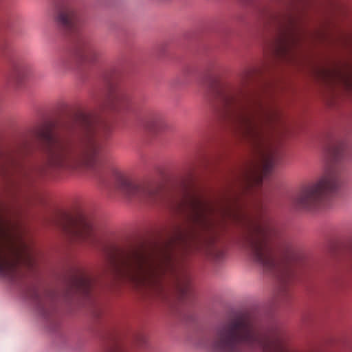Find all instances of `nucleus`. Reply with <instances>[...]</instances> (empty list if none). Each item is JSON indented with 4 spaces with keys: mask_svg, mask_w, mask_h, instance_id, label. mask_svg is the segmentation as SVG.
<instances>
[{
    "mask_svg": "<svg viewBox=\"0 0 352 352\" xmlns=\"http://www.w3.org/2000/svg\"><path fill=\"white\" fill-rule=\"evenodd\" d=\"M144 128L152 132L160 131L164 124L162 116L157 111H148L142 118Z\"/></svg>",
    "mask_w": 352,
    "mask_h": 352,
    "instance_id": "nucleus-17",
    "label": "nucleus"
},
{
    "mask_svg": "<svg viewBox=\"0 0 352 352\" xmlns=\"http://www.w3.org/2000/svg\"><path fill=\"white\" fill-rule=\"evenodd\" d=\"M56 23L68 32H75L81 21L80 10L76 0H62L54 6Z\"/></svg>",
    "mask_w": 352,
    "mask_h": 352,
    "instance_id": "nucleus-10",
    "label": "nucleus"
},
{
    "mask_svg": "<svg viewBox=\"0 0 352 352\" xmlns=\"http://www.w3.org/2000/svg\"><path fill=\"white\" fill-rule=\"evenodd\" d=\"M130 98V94L124 88L111 87L100 104L101 111L118 113L127 107Z\"/></svg>",
    "mask_w": 352,
    "mask_h": 352,
    "instance_id": "nucleus-13",
    "label": "nucleus"
},
{
    "mask_svg": "<svg viewBox=\"0 0 352 352\" xmlns=\"http://www.w3.org/2000/svg\"><path fill=\"white\" fill-rule=\"evenodd\" d=\"M233 217L243 228L242 243L250 252L254 261L266 272L276 276L280 296H288L296 274L294 267L289 263L278 260L274 255L270 242L275 233L272 220L265 214L263 206L254 216L230 208L225 211Z\"/></svg>",
    "mask_w": 352,
    "mask_h": 352,
    "instance_id": "nucleus-4",
    "label": "nucleus"
},
{
    "mask_svg": "<svg viewBox=\"0 0 352 352\" xmlns=\"http://www.w3.org/2000/svg\"><path fill=\"white\" fill-rule=\"evenodd\" d=\"M260 23L270 37V45L274 53L283 59L292 57L293 50L300 37L296 19L290 16H280L265 12Z\"/></svg>",
    "mask_w": 352,
    "mask_h": 352,
    "instance_id": "nucleus-8",
    "label": "nucleus"
},
{
    "mask_svg": "<svg viewBox=\"0 0 352 352\" xmlns=\"http://www.w3.org/2000/svg\"><path fill=\"white\" fill-rule=\"evenodd\" d=\"M78 54L82 61L96 63L102 58L103 52L96 45L83 40L78 47Z\"/></svg>",
    "mask_w": 352,
    "mask_h": 352,
    "instance_id": "nucleus-15",
    "label": "nucleus"
},
{
    "mask_svg": "<svg viewBox=\"0 0 352 352\" xmlns=\"http://www.w3.org/2000/svg\"><path fill=\"white\" fill-rule=\"evenodd\" d=\"M173 210L183 214L190 223L204 226L208 223V216L214 210L213 205L195 192H187L173 206Z\"/></svg>",
    "mask_w": 352,
    "mask_h": 352,
    "instance_id": "nucleus-9",
    "label": "nucleus"
},
{
    "mask_svg": "<svg viewBox=\"0 0 352 352\" xmlns=\"http://www.w3.org/2000/svg\"><path fill=\"white\" fill-rule=\"evenodd\" d=\"M72 130L80 133L78 142L58 137L52 122H45L33 130V135L43 144V164L26 162L34 151L33 142L28 136L19 138L5 153H1V163L6 169H11L25 178L41 175L48 169H94L104 150L103 142L110 134V125L93 113L80 111L76 116Z\"/></svg>",
    "mask_w": 352,
    "mask_h": 352,
    "instance_id": "nucleus-1",
    "label": "nucleus"
},
{
    "mask_svg": "<svg viewBox=\"0 0 352 352\" xmlns=\"http://www.w3.org/2000/svg\"><path fill=\"white\" fill-rule=\"evenodd\" d=\"M107 262L112 270L138 286L148 288L162 295L165 283L172 280L182 294L186 288L181 285L177 269L169 248L151 250L143 248L126 252L111 250Z\"/></svg>",
    "mask_w": 352,
    "mask_h": 352,
    "instance_id": "nucleus-3",
    "label": "nucleus"
},
{
    "mask_svg": "<svg viewBox=\"0 0 352 352\" xmlns=\"http://www.w3.org/2000/svg\"><path fill=\"white\" fill-rule=\"evenodd\" d=\"M340 185V170L331 165L318 179L302 186L291 202L294 207L309 211L324 208Z\"/></svg>",
    "mask_w": 352,
    "mask_h": 352,
    "instance_id": "nucleus-7",
    "label": "nucleus"
},
{
    "mask_svg": "<svg viewBox=\"0 0 352 352\" xmlns=\"http://www.w3.org/2000/svg\"><path fill=\"white\" fill-rule=\"evenodd\" d=\"M109 352H122L118 346H115Z\"/></svg>",
    "mask_w": 352,
    "mask_h": 352,
    "instance_id": "nucleus-25",
    "label": "nucleus"
},
{
    "mask_svg": "<svg viewBox=\"0 0 352 352\" xmlns=\"http://www.w3.org/2000/svg\"><path fill=\"white\" fill-rule=\"evenodd\" d=\"M72 64V60L70 56L62 55L54 60L53 67L58 71H62L69 69Z\"/></svg>",
    "mask_w": 352,
    "mask_h": 352,
    "instance_id": "nucleus-19",
    "label": "nucleus"
},
{
    "mask_svg": "<svg viewBox=\"0 0 352 352\" xmlns=\"http://www.w3.org/2000/svg\"><path fill=\"white\" fill-rule=\"evenodd\" d=\"M330 155L334 162H338L344 155L343 146L338 145L332 148L330 151Z\"/></svg>",
    "mask_w": 352,
    "mask_h": 352,
    "instance_id": "nucleus-20",
    "label": "nucleus"
},
{
    "mask_svg": "<svg viewBox=\"0 0 352 352\" xmlns=\"http://www.w3.org/2000/svg\"><path fill=\"white\" fill-rule=\"evenodd\" d=\"M215 100L222 108L226 120L230 122L242 138L259 151L260 173H254L258 183L271 173L279 155L274 148L263 146L265 128L277 118L276 113L265 109L259 102H252L241 89L217 85L213 88Z\"/></svg>",
    "mask_w": 352,
    "mask_h": 352,
    "instance_id": "nucleus-2",
    "label": "nucleus"
},
{
    "mask_svg": "<svg viewBox=\"0 0 352 352\" xmlns=\"http://www.w3.org/2000/svg\"><path fill=\"white\" fill-rule=\"evenodd\" d=\"M324 75H325L327 77H340V76L341 75L338 72H336V71H334V72H331V71H324Z\"/></svg>",
    "mask_w": 352,
    "mask_h": 352,
    "instance_id": "nucleus-23",
    "label": "nucleus"
},
{
    "mask_svg": "<svg viewBox=\"0 0 352 352\" xmlns=\"http://www.w3.org/2000/svg\"><path fill=\"white\" fill-rule=\"evenodd\" d=\"M26 296L45 318H48L55 311L56 297L53 292L32 285L28 287Z\"/></svg>",
    "mask_w": 352,
    "mask_h": 352,
    "instance_id": "nucleus-12",
    "label": "nucleus"
},
{
    "mask_svg": "<svg viewBox=\"0 0 352 352\" xmlns=\"http://www.w3.org/2000/svg\"><path fill=\"white\" fill-rule=\"evenodd\" d=\"M253 72L252 71H248L245 74H244V76L243 77V84H245L246 83V81L248 80V79L252 76Z\"/></svg>",
    "mask_w": 352,
    "mask_h": 352,
    "instance_id": "nucleus-24",
    "label": "nucleus"
},
{
    "mask_svg": "<svg viewBox=\"0 0 352 352\" xmlns=\"http://www.w3.org/2000/svg\"><path fill=\"white\" fill-rule=\"evenodd\" d=\"M28 73L27 65L22 63H15L12 65L8 79L10 82L20 85Z\"/></svg>",
    "mask_w": 352,
    "mask_h": 352,
    "instance_id": "nucleus-18",
    "label": "nucleus"
},
{
    "mask_svg": "<svg viewBox=\"0 0 352 352\" xmlns=\"http://www.w3.org/2000/svg\"><path fill=\"white\" fill-rule=\"evenodd\" d=\"M62 228L66 234L75 241L89 245L96 243L93 229L87 223H78L72 219H67Z\"/></svg>",
    "mask_w": 352,
    "mask_h": 352,
    "instance_id": "nucleus-14",
    "label": "nucleus"
},
{
    "mask_svg": "<svg viewBox=\"0 0 352 352\" xmlns=\"http://www.w3.org/2000/svg\"><path fill=\"white\" fill-rule=\"evenodd\" d=\"M209 254L214 259L219 260L223 257V253L221 250L216 248H213L211 250H210Z\"/></svg>",
    "mask_w": 352,
    "mask_h": 352,
    "instance_id": "nucleus-22",
    "label": "nucleus"
},
{
    "mask_svg": "<svg viewBox=\"0 0 352 352\" xmlns=\"http://www.w3.org/2000/svg\"><path fill=\"white\" fill-rule=\"evenodd\" d=\"M116 186L129 197L138 198L148 202H154L159 194L158 188L153 184L134 182L123 175L118 176Z\"/></svg>",
    "mask_w": 352,
    "mask_h": 352,
    "instance_id": "nucleus-11",
    "label": "nucleus"
},
{
    "mask_svg": "<svg viewBox=\"0 0 352 352\" xmlns=\"http://www.w3.org/2000/svg\"><path fill=\"white\" fill-rule=\"evenodd\" d=\"M32 263L31 250L19 224L0 214V276L15 283L21 276L19 265L31 266Z\"/></svg>",
    "mask_w": 352,
    "mask_h": 352,
    "instance_id": "nucleus-6",
    "label": "nucleus"
},
{
    "mask_svg": "<svg viewBox=\"0 0 352 352\" xmlns=\"http://www.w3.org/2000/svg\"><path fill=\"white\" fill-rule=\"evenodd\" d=\"M72 285L76 292L89 296L92 288V280L85 273L78 272L73 280Z\"/></svg>",
    "mask_w": 352,
    "mask_h": 352,
    "instance_id": "nucleus-16",
    "label": "nucleus"
},
{
    "mask_svg": "<svg viewBox=\"0 0 352 352\" xmlns=\"http://www.w3.org/2000/svg\"><path fill=\"white\" fill-rule=\"evenodd\" d=\"M175 229V236L173 239H171L170 243L175 242L176 241H186V239L188 236L187 235L188 234L186 233V231H184L179 226H176V228Z\"/></svg>",
    "mask_w": 352,
    "mask_h": 352,
    "instance_id": "nucleus-21",
    "label": "nucleus"
},
{
    "mask_svg": "<svg viewBox=\"0 0 352 352\" xmlns=\"http://www.w3.org/2000/svg\"><path fill=\"white\" fill-rule=\"evenodd\" d=\"M212 348L215 352H243V348L261 352H285L279 329H258L243 316L231 318L217 328Z\"/></svg>",
    "mask_w": 352,
    "mask_h": 352,
    "instance_id": "nucleus-5",
    "label": "nucleus"
}]
</instances>
